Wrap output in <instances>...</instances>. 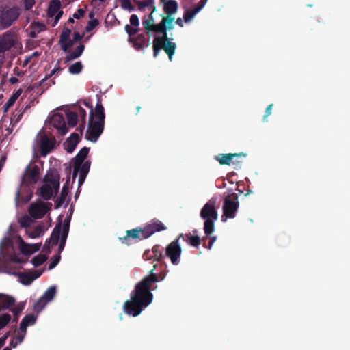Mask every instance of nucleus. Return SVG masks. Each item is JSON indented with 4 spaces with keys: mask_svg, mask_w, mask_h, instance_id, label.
Segmentation results:
<instances>
[{
    "mask_svg": "<svg viewBox=\"0 0 350 350\" xmlns=\"http://www.w3.org/2000/svg\"><path fill=\"white\" fill-rule=\"evenodd\" d=\"M156 267V265H154L153 269L149 271V275L136 284L134 290L131 293V299L124 303L123 310L126 314L137 317L152 301L153 295L151 291L157 287H154L153 285L164 278V276L154 273Z\"/></svg>",
    "mask_w": 350,
    "mask_h": 350,
    "instance_id": "f257e3e1",
    "label": "nucleus"
},
{
    "mask_svg": "<svg viewBox=\"0 0 350 350\" xmlns=\"http://www.w3.org/2000/svg\"><path fill=\"white\" fill-rule=\"evenodd\" d=\"M21 14V9L16 5H5L0 12V29H6L14 25Z\"/></svg>",
    "mask_w": 350,
    "mask_h": 350,
    "instance_id": "423d86ee",
    "label": "nucleus"
},
{
    "mask_svg": "<svg viewBox=\"0 0 350 350\" xmlns=\"http://www.w3.org/2000/svg\"><path fill=\"white\" fill-rule=\"evenodd\" d=\"M75 42L73 41V40H70V38H68V41H66L64 43H61L59 45L63 51L68 52V49L72 46Z\"/></svg>",
    "mask_w": 350,
    "mask_h": 350,
    "instance_id": "3c124183",
    "label": "nucleus"
},
{
    "mask_svg": "<svg viewBox=\"0 0 350 350\" xmlns=\"http://www.w3.org/2000/svg\"><path fill=\"white\" fill-rule=\"evenodd\" d=\"M163 4V12L166 14V16H163V23H165L167 27L172 30L174 29V17L173 15L178 11V4L175 0H165L160 1Z\"/></svg>",
    "mask_w": 350,
    "mask_h": 350,
    "instance_id": "1a4fd4ad",
    "label": "nucleus"
},
{
    "mask_svg": "<svg viewBox=\"0 0 350 350\" xmlns=\"http://www.w3.org/2000/svg\"><path fill=\"white\" fill-rule=\"evenodd\" d=\"M35 0H24V6L26 10H31L35 5Z\"/></svg>",
    "mask_w": 350,
    "mask_h": 350,
    "instance_id": "4d7b16f0",
    "label": "nucleus"
},
{
    "mask_svg": "<svg viewBox=\"0 0 350 350\" xmlns=\"http://www.w3.org/2000/svg\"><path fill=\"white\" fill-rule=\"evenodd\" d=\"M199 12V8L196 7L193 9L185 10L183 14L184 21L185 23L190 22Z\"/></svg>",
    "mask_w": 350,
    "mask_h": 350,
    "instance_id": "f704fd0d",
    "label": "nucleus"
},
{
    "mask_svg": "<svg viewBox=\"0 0 350 350\" xmlns=\"http://www.w3.org/2000/svg\"><path fill=\"white\" fill-rule=\"evenodd\" d=\"M63 70L62 68L59 67V66H57V67H55L52 70L51 72H50V74H49L48 75H46L44 79H42L40 81V86L42 87L44 90H46L48 89L51 85V84H55V81L54 80H51L50 81L51 83L48 84L46 82L48 81V79L49 78H51L53 75L55 74H57L59 73V72H61L62 70Z\"/></svg>",
    "mask_w": 350,
    "mask_h": 350,
    "instance_id": "b1692460",
    "label": "nucleus"
},
{
    "mask_svg": "<svg viewBox=\"0 0 350 350\" xmlns=\"http://www.w3.org/2000/svg\"><path fill=\"white\" fill-rule=\"evenodd\" d=\"M124 29L127 34L129 35V38H131L135 37L134 36L138 33L139 28L135 26H132L131 25H126L124 27Z\"/></svg>",
    "mask_w": 350,
    "mask_h": 350,
    "instance_id": "79ce46f5",
    "label": "nucleus"
},
{
    "mask_svg": "<svg viewBox=\"0 0 350 350\" xmlns=\"http://www.w3.org/2000/svg\"><path fill=\"white\" fill-rule=\"evenodd\" d=\"M39 176L40 168L38 165L27 166L25 169L23 182L27 185L36 184L38 180Z\"/></svg>",
    "mask_w": 350,
    "mask_h": 350,
    "instance_id": "ddd939ff",
    "label": "nucleus"
},
{
    "mask_svg": "<svg viewBox=\"0 0 350 350\" xmlns=\"http://www.w3.org/2000/svg\"><path fill=\"white\" fill-rule=\"evenodd\" d=\"M273 105V104H270L267 107L263 116V121H267V118L271 114Z\"/></svg>",
    "mask_w": 350,
    "mask_h": 350,
    "instance_id": "bf43d9fd",
    "label": "nucleus"
},
{
    "mask_svg": "<svg viewBox=\"0 0 350 350\" xmlns=\"http://www.w3.org/2000/svg\"><path fill=\"white\" fill-rule=\"evenodd\" d=\"M56 294V287L55 286H51L46 289V291L44 293L42 297L46 302L51 301Z\"/></svg>",
    "mask_w": 350,
    "mask_h": 350,
    "instance_id": "72a5a7b5",
    "label": "nucleus"
},
{
    "mask_svg": "<svg viewBox=\"0 0 350 350\" xmlns=\"http://www.w3.org/2000/svg\"><path fill=\"white\" fill-rule=\"evenodd\" d=\"M51 122L53 126L57 130L61 135H65L68 133V128L63 115L55 113L51 118Z\"/></svg>",
    "mask_w": 350,
    "mask_h": 350,
    "instance_id": "a211bd4d",
    "label": "nucleus"
},
{
    "mask_svg": "<svg viewBox=\"0 0 350 350\" xmlns=\"http://www.w3.org/2000/svg\"><path fill=\"white\" fill-rule=\"evenodd\" d=\"M31 218V216L24 215L18 219V223L22 228L27 230L33 222Z\"/></svg>",
    "mask_w": 350,
    "mask_h": 350,
    "instance_id": "4c0bfd02",
    "label": "nucleus"
},
{
    "mask_svg": "<svg viewBox=\"0 0 350 350\" xmlns=\"http://www.w3.org/2000/svg\"><path fill=\"white\" fill-rule=\"evenodd\" d=\"M70 219L69 217L65 218L63 224H62V230H65V231H69Z\"/></svg>",
    "mask_w": 350,
    "mask_h": 350,
    "instance_id": "13d9d810",
    "label": "nucleus"
},
{
    "mask_svg": "<svg viewBox=\"0 0 350 350\" xmlns=\"http://www.w3.org/2000/svg\"><path fill=\"white\" fill-rule=\"evenodd\" d=\"M59 179L60 176L58 170L55 168H50L44 178V182L51 185L55 193H57L59 188Z\"/></svg>",
    "mask_w": 350,
    "mask_h": 350,
    "instance_id": "2eb2a0df",
    "label": "nucleus"
},
{
    "mask_svg": "<svg viewBox=\"0 0 350 350\" xmlns=\"http://www.w3.org/2000/svg\"><path fill=\"white\" fill-rule=\"evenodd\" d=\"M99 24V21L96 18L92 19L88 21L87 26L85 27V31L90 32Z\"/></svg>",
    "mask_w": 350,
    "mask_h": 350,
    "instance_id": "49530a36",
    "label": "nucleus"
},
{
    "mask_svg": "<svg viewBox=\"0 0 350 350\" xmlns=\"http://www.w3.org/2000/svg\"><path fill=\"white\" fill-rule=\"evenodd\" d=\"M239 207V202L238 194L235 193L228 194L224 199L221 221H226L227 219L234 218Z\"/></svg>",
    "mask_w": 350,
    "mask_h": 350,
    "instance_id": "0eeeda50",
    "label": "nucleus"
},
{
    "mask_svg": "<svg viewBox=\"0 0 350 350\" xmlns=\"http://www.w3.org/2000/svg\"><path fill=\"white\" fill-rule=\"evenodd\" d=\"M54 189L50 184L44 183L39 189V195L44 200H50L53 196Z\"/></svg>",
    "mask_w": 350,
    "mask_h": 350,
    "instance_id": "393cba45",
    "label": "nucleus"
},
{
    "mask_svg": "<svg viewBox=\"0 0 350 350\" xmlns=\"http://www.w3.org/2000/svg\"><path fill=\"white\" fill-rule=\"evenodd\" d=\"M85 49V46L82 44H79L74 51L68 52L65 57V63L74 60L79 57Z\"/></svg>",
    "mask_w": 350,
    "mask_h": 350,
    "instance_id": "cd10ccee",
    "label": "nucleus"
},
{
    "mask_svg": "<svg viewBox=\"0 0 350 350\" xmlns=\"http://www.w3.org/2000/svg\"><path fill=\"white\" fill-rule=\"evenodd\" d=\"M150 252L149 250L145 251L143 254V258L144 260H149L150 258H154L156 261H160L163 257L164 256L161 250V247L159 245H154L152 249V253L153 255H151Z\"/></svg>",
    "mask_w": 350,
    "mask_h": 350,
    "instance_id": "412c9836",
    "label": "nucleus"
},
{
    "mask_svg": "<svg viewBox=\"0 0 350 350\" xmlns=\"http://www.w3.org/2000/svg\"><path fill=\"white\" fill-rule=\"evenodd\" d=\"M79 142V134L76 133H73L70 135V136L67 139L66 142H65V149L66 150L71 153L72 152L77 144Z\"/></svg>",
    "mask_w": 350,
    "mask_h": 350,
    "instance_id": "4be33fe9",
    "label": "nucleus"
},
{
    "mask_svg": "<svg viewBox=\"0 0 350 350\" xmlns=\"http://www.w3.org/2000/svg\"><path fill=\"white\" fill-rule=\"evenodd\" d=\"M60 259H61V256L59 254H57V255L54 256L51 261V262L49 263V269H53V268H55L57 265L59 263V262L60 261Z\"/></svg>",
    "mask_w": 350,
    "mask_h": 350,
    "instance_id": "8fccbe9b",
    "label": "nucleus"
},
{
    "mask_svg": "<svg viewBox=\"0 0 350 350\" xmlns=\"http://www.w3.org/2000/svg\"><path fill=\"white\" fill-rule=\"evenodd\" d=\"M22 90L21 89H18L16 92H15L12 96L11 97L9 98V100L5 103L4 106H3V111L4 112H7L8 110L9 109V108L10 107H12L14 103L16 102V100H17V98L20 96V95L22 93Z\"/></svg>",
    "mask_w": 350,
    "mask_h": 350,
    "instance_id": "c756f323",
    "label": "nucleus"
},
{
    "mask_svg": "<svg viewBox=\"0 0 350 350\" xmlns=\"http://www.w3.org/2000/svg\"><path fill=\"white\" fill-rule=\"evenodd\" d=\"M52 204L51 202H43L42 201L36 203H31L28 208V213L31 217L38 219L44 217L51 210Z\"/></svg>",
    "mask_w": 350,
    "mask_h": 350,
    "instance_id": "9d476101",
    "label": "nucleus"
},
{
    "mask_svg": "<svg viewBox=\"0 0 350 350\" xmlns=\"http://www.w3.org/2000/svg\"><path fill=\"white\" fill-rule=\"evenodd\" d=\"M56 140L54 137L44 135L40 139V152L43 157L46 156L54 148Z\"/></svg>",
    "mask_w": 350,
    "mask_h": 350,
    "instance_id": "f3484780",
    "label": "nucleus"
},
{
    "mask_svg": "<svg viewBox=\"0 0 350 350\" xmlns=\"http://www.w3.org/2000/svg\"><path fill=\"white\" fill-rule=\"evenodd\" d=\"M83 36L80 34L78 31H75L73 33V41L77 42L82 39Z\"/></svg>",
    "mask_w": 350,
    "mask_h": 350,
    "instance_id": "0e129e2a",
    "label": "nucleus"
},
{
    "mask_svg": "<svg viewBox=\"0 0 350 350\" xmlns=\"http://www.w3.org/2000/svg\"><path fill=\"white\" fill-rule=\"evenodd\" d=\"M69 231H65V230H62L60 232V239L59 241L66 243Z\"/></svg>",
    "mask_w": 350,
    "mask_h": 350,
    "instance_id": "e2e57ef3",
    "label": "nucleus"
},
{
    "mask_svg": "<svg viewBox=\"0 0 350 350\" xmlns=\"http://www.w3.org/2000/svg\"><path fill=\"white\" fill-rule=\"evenodd\" d=\"M69 185H70V177H68V179L65 184L64 185L60 196L59 198L57 200L55 204V208H59L66 201L67 198L68 191H69Z\"/></svg>",
    "mask_w": 350,
    "mask_h": 350,
    "instance_id": "5701e85b",
    "label": "nucleus"
},
{
    "mask_svg": "<svg viewBox=\"0 0 350 350\" xmlns=\"http://www.w3.org/2000/svg\"><path fill=\"white\" fill-rule=\"evenodd\" d=\"M166 226L159 219H153L149 224H147L143 227L145 237L149 238L153 234L157 232L165 230Z\"/></svg>",
    "mask_w": 350,
    "mask_h": 350,
    "instance_id": "4468645a",
    "label": "nucleus"
},
{
    "mask_svg": "<svg viewBox=\"0 0 350 350\" xmlns=\"http://www.w3.org/2000/svg\"><path fill=\"white\" fill-rule=\"evenodd\" d=\"M11 315L8 313L0 314V330L4 328L11 321Z\"/></svg>",
    "mask_w": 350,
    "mask_h": 350,
    "instance_id": "58836bf2",
    "label": "nucleus"
},
{
    "mask_svg": "<svg viewBox=\"0 0 350 350\" xmlns=\"http://www.w3.org/2000/svg\"><path fill=\"white\" fill-rule=\"evenodd\" d=\"M48 302L45 301L42 297H40L37 301L33 304V310L37 312H40L45 307Z\"/></svg>",
    "mask_w": 350,
    "mask_h": 350,
    "instance_id": "ea45409f",
    "label": "nucleus"
},
{
    "mask_svg": "<svg viewBox=\"0 0 350 350\" xmlns=\"http://www.w3.org/2000/svg\"><path fill=\"white\" fill-rule=\"evenodd\" d=\"M85 14V10L82 8H79L77 12L73 14V17L76 19H79Z\"/></svg>",
    "mask_w": 350,
    "mask_h": 350,
    "instance_id": "680f3d73",
    "label": "nucleus"
},
{
    "mask_svg": "<svg viewBox=\"0 0 350 350\" xmlns=\"http://www.w3.org/2000/svg\"><path fill=\"white\" fill-rule=\"evenodd\" d=\"M68 124L70 127H74L78 122V113L75 111H68L66 113Z\"/></svg>",
    "mask_w": 350,
    "mask_h": 350,
    "instance_id": "7c9ffc66",
    "label": "nucleus"
},
{
    "mask_svg": "<svg viewBox=\"0 0 350 350\" xmlns=\"http://www.w3.org/2000/svg\"><path fill=\"white\" fill-rule=\"evenodd\" d=\"M83 64L81 62H77L68 67V71L72 75H77L82 71Z\"/></svg>",
    "mask_w": 350,
    "mask_h": 350,
    "instance_id": "c9c22d12",
    "label": "nucleus"
},
{
    "mask_svg": "<svg viewBox=\"0 0 350 350\" xmlns=\"http://www.w3.org/2000/svg\"><path fill=\"white\" fill-rule=\"evenodd\" d=\"M20 239V250L22 252V249L25 250H31V247H29V244H27L23 241L21 237H18Z\"/></svg>",
    "mask_w": 350,
    "mask_h": 350,
    "instance_id": "052dcab7",
    "label": "nucleus"
},
{
    "mask_svg": "<svg viewBox=\"0 0 350 350\" xmlns=\"http://www.w3.org/2000/svg\"><path fill=\"white\" fill-rule=\"evenodd\" d=\"M44 232V226L42 224H38L33 229H27V234L31 239L39 237Z\"/></svg>",
    "mask_w": 350,
    "mask_h": 350,
    "instance_id": "c85d7f7f",
    "label": "nucleus"
},
{
    "mask_svg": "<svg viewBox=\"0 0 350 350\" xmlns=\"http://www.w3.org/2000/svg\"><path fill=\"white\" fill-rule=\"evenodd\" d=\"M243 158V157L234 158L232 159V161H231V163L234 165V169H237V168H240L241 167V166L242 165V163H243V161H242Z\"/></svg>",
    "mask_w": 350,
    "mask_h": 350,
    "instance_id": "6e6d98bb",
    "label": "nucleus"
},
{
    "mask_svg": "<svg viewBox=\"0 0 350 350\" xmlns=\"http://www.w3.org/2000/svg\"><path fill=\"white\" fill-rule=\"evenodd\" d=\"M3 268L5 273L17 276L18 281L26 286L30 285L33 280L38 278L42 274V271L38 270L29 271L28 272H14L10 267L9 262L5 264Z\"/></svg>",
    "mask_w": 350,
    "mask_h": 350,
    "instance_id": "6e6552de",
    "label": "nucleus"
},
{
    "mask_svg": "<svg viewBox=\"0 0 350 350\" xmlns=\"http://www.w3.org/2000/svg\"><path fill=\"white\" fill-rule=\"evenodd\" d=\"M215 203L216 200L212 198L204 205L200 211V217L204 220V230L206 236L211 234L215 230V221L218 217Z\"/></svg>",
    "mask_w": 350,
    "mask_h": 350,
    "instance_id": "39448f33",
    "label": "nucleus"
},
{
    "mask_svg": "<svg viewBox=\"0 0 350 350\" xmlns=\"http://www.w3.org/2000/svg\"><path fill=\"white\" fill-rule=\"evenodd\" d=\"M41 243L39 244H29V247H31V250H25L22 249V254L25 255L32 254L33 253L38 251L40 249Z\"/></svg>",
    "mask_w": 350,
    "mask_h": 350,
    "instance_id": "a18cd8bd",
    "label": "nucleus"
},
{
    "mask_svg": "<svg viewBox=\"0 0 350 350\" xmlns=\"http://www.w3.org/2000/svg\"><path fill=\"white\" fill-rule=\"evenodd\" d=\"M44 27V25L40 23L33 22L31 24L30 28L31 29L36 30V31L40 32L43 30Z\"/></svg>",
    "mask_w": 350,
    "mask_h": 350,
    "instance_id": "864d4df0",
    "label": "nucleus"
},
{
    "mask_svg": "<svg viewBox=\"0 0 350 350\" xmlns=\"http://www.w3.org/2000/svg\"><path fill=\"white\" fill-rule=\"evenodd\" d=\"M130 25L132 26L139 27V20L138 16L136 14H132L130 16Z\"/></svg>",
    "mask_w": 350,
    "mask_h": 350,
    "instance_id": "5fc2aeb1",
    "label": "nucleus"
},
{
    "mask_svg": "<svg viewBox=\"0 0 350 350\" xmlns=\"http://www.w3.org/2000/svg\"><path fill=\"white\" fill-rule=\"evenodd\" d=\"M70 33L71 30L68 28L64 27L62 33L60 34L59 44H60L61 43H64L66 41H68V38H70Z\"/></svg>",
    "mask_w": 350,
    "mask_h": 350,
    "instance_id": "a19ab883",
    "label": "nucleus"
},
{
    "mask_svg": "<svg viewBox=\"0 0 350 350\" xmlns=\"http://www.w3.org/2000/svg\"><path fill=\"white\" fill-rule=\"evenodd\" d=\"M140 10H144L146 7L152 6L154 3V0H144V1H135Z\"/></svg>",
    "mask_w": 350,
    "mask_h": 350,
    "instance_id": "c03bdc74",
    "label": "nucleus"
},
{
    "mask_svg": "<svg viewBox=\"0 0 350 350\" xmlns=\"http://www.w3.org/2000/svg\"><path fill=\"white\" fill-rule=\"evenodd\" d=\"M10 262L25 264L27 262V259H23L22 258L18 257L17 254H13L10 257Z\"/></svg>",
    "mask_w": 350,
    "mask_h": 350,
    "instance_id": "de8ad7c7",
    "label": "nucleus"
},
{
    "mask_svg": "<svg viewBox=\"0 0 350 350\" xmlns=\"http://www.w3.org/2000/svg\"><path fill=\"white\" fill-rule=\"evenodd\" d=\"M207 0H200L198 3V5L196 6V8H199V11H200L206 5Z\"/></svg>",
    "mask_w": 350,
    "mask_h": 350,
    "instance_id": "338daca9",
    "label": "nucleus"
},
{
    "mask_svg": "<svg viewBox=\"0 0 350 350\" xmlns=\"http://www.w3.org/2000/svg\"><path fill=\"white\" fill-rule=\"evenodd\" d=\"M146 239L143 228L141 227L126 230L125 236L119 237L121 243L126 245H131L132 243L131 240L136 242Z\"/></svg>",
    "mask_w": 350,
    "mask_h": 350,
    "instance_id": "f8f14e48",
    "label": "nucleus"
},
{
    "mask_svg": "<svg viewBox=\"0 0 350 350\" xmlns=\"http://www.w3.org/2000/svg\"><path fill=\"white\" fill-rule=\"evenodd\" d=\"M25 308L24 303H19L16 306H14L11 310L13 313V322H17L18 321L19 317L22 311Z\"/></svg>",
    "mask_w": 350,
    "mask_h": 350,
    "instance_id": "473e14b6",
    "label": "nucleus"
},
{
    "mask_svg": "<svg viewBox=\"0 0 350 350\" xmlns=\"http://www.w3.org/2000/svg\"><path fill=\"white\" fill-rule=\"evenodd\" d=\"M78 118H80L82 122L85 123L86 111L81 107H77Z\"/></svg>",
    "mask_w": 350,
    "mask_h": 350,
    "instance_id": "603ef678",
    "label": "nucleus"
},
{
    "mask_svg": "<svg viewBox=\"0 0 350 350\" xmlns=\"http://www.w3.org/2000/svg\"><path fill=\"white\" fill-rule=\"evenodd\" d=\"M156 10V8L154 6L152 9L150 14L146 18H144L142 21V25L146 31V35L150 36L151 33L156 34H161V36H157L153 40V53L154 57H157L160 51L163 49L164 51L169 57V59L172 60V56L174 54L176 44L174 42L170 41L172 40L168 37L167 31L170 30L165 23H163V19L162 18L160 23L158 24L154 23V20L152 16L153 12Z\"/></svg>",
    "mask_w": 350,
    "mask_h": 350,
    "instance_id": "f03ea898",
    "label": "nucleus"
},
{
    "mask_svg": "<svg viewBox=\"0 0 350 350\" xmlns=\"http://www.w3.org/2000/svg\"><path fill=\"white\" fill-rule=\"evenodd\" d=\"M14 304L15 299L14 297L7 295L0 294L1 311L10 308L11 306H14Z\"/></svg>",
    "mask_w": 350,
    "mask_h": 350,
    "instance_id": "a878e982",
    "label": "nucleus"
},
{
    "mask_svg": "<svg viewBox=\"0 0 350 350\" xmlns=\"http://www.w3.org/2000/svg\"><path fill=\"white\" fill-rule=\"evenodd\" d=\"M27 325L25 322H21L20 323V330L23 332V334L25 335L26 334Z\"/></svg>",
    "mask_w": 350,
    "mask_h": 350,
    "instance_id": "69168bd1",
    "label": "nucleus"
},
{
    "mask_svg": "<svg viewBox=\"0 0 350 350\" xmlns=\"http://www.w3.org/2000/svg\"><path fill=\"white\" fill-rule=\"evenodd\" d=\"M215 240H216V237H211L210 239H209L208 245L206 246V248L211 250L212 246H213V243H215Z\"/></svg>",
    "mask_w": 350,
    "mask_h": 350,
    "instance_id": "774afa93",
    "label": "nucleus"
},
{
    "mask_svg": "<svg viewBox=\"0 0 350 350\" xmlns=\"http://www.w3.org/2000/svg\"><path fill=\"white\" fill-rule=\"evenodd\" d=\"M178 240L183 239V241L187 242L189 245L194 247H198L201 244V239L198 235H192L190 232L186 234H180L177 237Z\"/></svg>",
    "mask_w": 350,
    "mask_h": 350,
    "instance_id": "aec40b11",
    "label": "nucleus"
},
{
    "mask_svg": "<svg viewBox=\"0 0 350 350\" xmlns=\"http://www.w3.org/2000/svg\"><path fill=\"white\" fill-rule=\"evenodd\" d=\"M105 114L100 98H98L94 111L91 109L88 129L85 138L92 142H96L103 133L105 125Z\"/></svg>",
    "mask_w": 350,
    "mask_h": 350,
    "instance_id": "7ed1b4c3",
    "label": "nucleus"
},
{
    "mask_svg": "<svg viewBox=\"0 0 350 350\" xmlns=\"http://www.w3.org/2000/svg\"><path fill=\"white\" fill-rule=\"evenodd\" d=\"M246 154L243 152L240 153H228V154H219L215 156V159L219 163L220 165H230L231 161L234 158L245 157Z\"/></svg>",
    "mask_w": 350,
    "mask_h": 350,
    "instance_id": "6ab92c4d",
    "label": "nucleus"
},
{
    "mask_svg": "<svg viewBox=\"0 0 350 350\" xmlns=\"http://www.w3.org/2000/svg\"><path fill=\"white\" fill-rule=\"evenodd\" d=\"M181 253L182 249L179 243V240L177 238L166 247L165 256L170 259L173 265H177L180 262Z\"/></svg>",
    "mask_w": 350,
    "mask_h": 350,
    "instance_id": "9b49d317",
    "label": "nucleus"
},
{
    "mask_svg": "<svg viewBox=\"0 0 350 350\" xmlns=\"http://www.w3.org/2000/svg\"><path fill=\"white\" fill-rule=\"evenodd\" d=\"M61 3L59 0H53L50 2V5L48 9V14L52 16L55 15L58 10L60 9Z\"/></svg>",
    "mask_w": 350,
    "mask_h": 350,
    "instance_id": "2f4dec72",
    "label": "nucleus"
},
{
    "mask_svg": "<svg viewBox=\"0 0 350 350\" xmlns=\"http://www.w3.org/2000/svg\"><path fill=\"white\" fill-rule=\"evenodd\" d=\"M46 260L47 256L45 254H40L32 258L31 263L37 267L42 265Z\"/></svg>",
    "mask_w": 350,
    "mask_h": 350,
    "instance_id": "e433bc0d",
    "label": "nucleus"
},
{
    "mask_svg": "<svg viewBox=\"0 0 350 350\" xmlns=\"http://www.w3.org/2000/svg\"><path fill=\"white\" fill-rule=\"evenodd\" d=\"M89 151V148L83 147L79 150V152L75 157L73 163L72 181H75L78 173H79L78 179L79 187H80L85 182V180L90 169L91 162L90 161H85Z\"/></svg>",
    "mask_w": 350,
    "mask_h": 350,
    "instance_id": "20e7f679",
    "label": "nucleus"
},
{
    "mask_svg": "<svg viewBox=\"0 0 350 350\" xmlns=\"http://www.w3.org/2000/svg\"><path fill=\"white\" fill-rule=\"evenodd\" d=\"M121 7L124 10H128L129 11H133L134 6L132 5L130 0H120Z\"/></svg>",
    "mask_w": 350,
    "mask_h": 350,
    "instance_id": "09e8293b",
    "label": "nucleus"
},
{
    "mask_svg": "<svg viewBox=\"0 0 350 350\" xmlns=\"http://www.w3.org/2000/svg\"><path fill=\"white\" fill-rule=\"evenodd\" d=\"M62 230V221L60 220L53 228L51 237L49 239V243H51L52 245H56L58 244L60 239V232Z\"/></svg>",
    "mask_w": 350,
    "mask_h": 350,
    "instance_id": "bb28decb",
    "label": "nucleus"
},
{
    "mask_svg": "<svg viewBox=\"0 0 350 350\" xmlns=\"http://www.w3.org/2000/svg\"><path fill=\"white\" fill-rule=\"evenodd\" d=\"M128 41L133 44L135 49L139 51L150 46V40L148 36L144 33H139L135 37H131Z\"/></svg>",
    "mask_w": 350,
    "mask_h": 350,
    "instance_id": "dca6fc26",
    "label": "nucleus"
},
{
    "mask_svg": "<svg viewBox=\"0 0 350 350\" xmlns=\"http://www.w3.org/2000/svg\"><path fill=\"white\" fill-rule=\"evenodd\" d=\"M21 321L25 322L27 326L33 325L36 321V317L33 314H29L25 315Z\"/></svg>",
    "mask_w": 350,
    "mask_h": 350,
    "instance_id": "37998d69",
    "label": "nucleus"
}]
</instances>
